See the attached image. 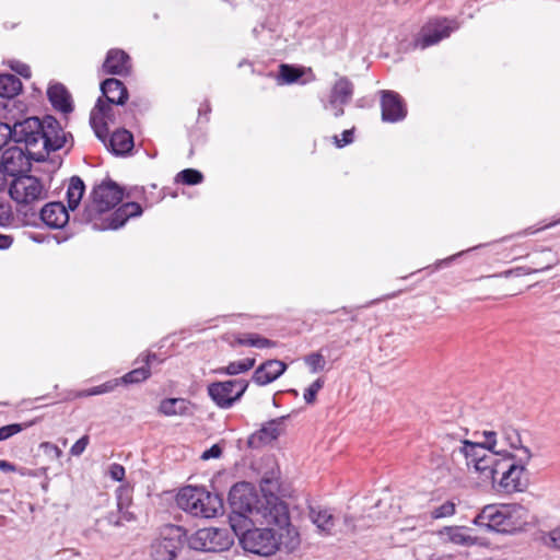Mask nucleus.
I'll list each match as a JSON object with an SVG mask.
<instances>
[{"mask_svg": "<svg viewBox=\"0 0 560 560\" xmlns=\"http://www.w3.org/2000/svg\"><path fill=\"white\" fill-rule=\"evenodd\" d=\"M207 393L221 409H229L235 404L232 380L210 383Z\"/></svg>", "mask_w": 560, "mask_h": 560, "instance_id": "23", "label": "nucleus"}, {"mask_svg": "<svg viewBox=\"0 0 560 560\" xmlns=\"http://www.w3.org/2000/svg\"><path fill=\"white\" fill-rule=\"evenodd\" d=\"M186 542V529L179 525L166 524L150 547V560H176Z\"/></svg>", "mask_w": 560, "mask_h": 560, "instance_id": "4", "label": "nucleus"}, {"mask_svg": "<svg viewBox=\"0 0 560 560\" xmlns=\"http://www.w3.org/2000/svg\"><path fill=\"white\" fill-rule=\"evenodd\" d=\"M260 489L264 495H276L279 490V471L271 469L260 478Z\"/></svg>", "mask_w": 560, "mask_h": 560, "instance_id": "40", "label": "nucleus"}, {"mask_svg": "<svg viewBox=\"0 0 560 560\" xmlns=\"http://www.w3.org/2000/svg\"><path fill=\"white\" fill-rule=\"evenodd\" d=\"M304 361L313 373L323 371L325 368V359L319 352H313L306 355Z\"/></svg>", "mask_w": 560, "mask_h": 560, "instance_id": "47", "label": "nucleus"}, {"mask_svg": "<svg viewBox=\"0 0 560 560\" xmlns=\"http://www.w3.org/2000/svg\"><path fill=\"white\" fill-rule=\"evenodd\" d=\"M254 358H246L240 361L230 362L226 366L215 369L213 372L220 375H237L252 370L255 366Z\"/></svg>", "mask_w": 560, "mask_h": 560, "instance_id": "36", "label": "nucleus"}, {"mask_svg": "<svg viewBox=\"0 0 560 560\" xmlns=\"http://www.w3.org/2000/svg\"><path fill=\"white\" fill-rule=\"evenodd\" d=\"M102 94L106 98V105H124L128 100V90L125 84L115 78H109L101 83Z\"/></svg>", "mask_w": 560, "mask_h": 560, "instance_id": "26", "label": "nucleus"}, {"mask_svg": "<svg viewBox=\"0 0 560 560\" xmlns=\"http://www.w3.org/2000/svg\"><path fill=\"white\" fill-rule=\"evenodd\" d=\"M106 520L109 524L115 526H122L126 522H131L135 520L133 513L129 512L128 509L122 510L121 512H110L107 514Z\"/></svg>", "mask_w": 560, "mask_h": 560, "instance_id": "43", "label": "nucleus"}, {"mask_svg": "<svg viewBox=\"0 0 560 560\" xmlns=\"http://www.w3.org/2000/svg\"><path fill=\"white\" fill-rule=\"evenodd\" d=\"M117 385V381L115 382H106L104 384L91 387L89 389L81 390L78 396L79 397H89L96 396L112 392Z\"/></svg>", "mask_w": 560, "mask_h": 560, "instance_id": "46", "label": "nucleus"}, {"mask_svg": "<svg viewBox=\"0 0 560 560\" xmlns=\"http://www.w3.org/2000/svg\"><path fill=\"white\" fill-rule=\"evenodd\" d=\"M42 221L51 229H61L69 221V209L61 201H52L40 210Z\"/></svg>", "mask_w": 560, "mask_h": 560, "instance_id": "22", "label": "nucleus"}, {"mask_svg": "<svg viewBox=\"0 0 560 560\" xmlns=\"http://www.w3.org/2000/svg\"><path fill=\"white\" fill-rule=\"evenodd\" d=\"M234 390V401H238L248 388V382L245 380H232Z\"/></svg>", "mask_w": 560, "mask_h": 560, "instance_id": "52", "label": "nucleus"}, {"mask_svg": "<svg viewBox=\"0 0 560 560\" xmlns=\"http://www.w3.org/2000/svg\"><path fill=\"white\" fill-rule=\"evenodd\" d=\"M120 207L125 211V213L128 214V219L138 217L142 213L141 206L135 201L122 203Z\"/></svg>", "mask_w": 560, "mask_h": 560, "instance_id": "53", "label": "nucleus"}, {"mask_svg": "<svg viewBox=\"0 0 560 560\" xmlns=\"http://www.w3.org/2000/svg\"><path fill=\"white\" fill-rule=\"evenodd\" d=\"M532 458V453L528 447H522V454L517 456L516 463L503 472V476L499 478V487L503 491L521 492L526 488L527 481L523 478L525 467Z\"/></svg>", "mask_w": 560, "mask_h": 560, "instance_id": "11", "label": "nucleus"}, {"mask_svg": "<svg viewBox=\"0 0 560 560\" xmlns=\"http://www.w3.org/2000/svg\"><path fill=\"white\" fill-rule=\"evenodd\" d=\"M84 191L85 185L82 178L79 176H72L67 189V202L69 210L74 211L79 207Z\"/></svg>", "mask_w": 560, "mask_h": 560, "instance_id": "32", "label": "nucleus"}, {"mask_svg": "<svg viewBox=\"0 0 560 560\" xmlns=\"http://www.w3.org/2000/svg\"><path fill=\"white\" fill-rule=\"evenodd\" d=\"M0 165L13 179L20 175H24V172L30 167V162L21 148L12 145L2 152Z\"/></svg>", "mask_w": 560, "mask_h": 560, "instance_id": "13", "label": "nucleus"}, {"mask_svg": "<svg viewBox=\"0 0 560 560\" xmlns=\"http://www.w3.org/2000/svg\"><path fill=\"white\" fill-rule=\"evenodd\" d=\"M222 455V448L219 444H213L210 448L205 451L200 458L203 460H208L211 458H219Z\"/></svg>", "mask_w": 560, "mask_h": 560, "instance_id": "57", "label": "nucleus"}, {"mask_svg": "<svg viewBox=\"0 0 560 560\" xmlns=\"http://www.w3.org/2000/svg\"><path fill=\"white\" fill-rule=\"evenodd\" d=\"M23 430V425L20 423H12L8 425H3L0 428V441H4L14 434L21 432Z\"/></svg>", "mask_w": 560, "mask_h": 560, "instance_id": "51", "label": "nucleus"}, {"mask_svg": "<svg viewBox=\"0 0 560 560\" xmlns=\"http://www.w3.org/2000/svg\"><path fill=\"white\" fill-rule=\"evenodd\" d=\"M283 420L284 417H281L266 422L260 430L249 438V445H254L256 440L261 443H267L278 439L281 433V424Z\"/></svg>", "mask_w": 560, "mask_h": 560, "instance_id": "30", "label": "nucleus"}, {"mask_svg": "<svg viewBox=\"0 0 560 560\" xmlns=\"http://www.w3.org/2000/svg\"><path fill=\"white\" fill-rule=\"evenodd\" d=\"M381 107L382 119L387 122L400 121L407 115L404 100L394 91H382Z\"/></svg>", "mask_w": 560, "mask_h": 560, "instance_id": "14", "label": "nucleus"}, {"mask_svg": "<svg viewBox=\"0 0 560 560\" xmlns=\"http://www.w3.org/2000/svg\"><path fill=\"white\" fill-rule=\"evenodd\" d=\"M540 540L546 547L560 550V526L544 533Z\"/></svg>", "mask_w": 560, "mask_h": 560, "instance_id": "45", "label": "nucleus"}, {"mask_svg": "<svg viewBox=\"0 0 560 560\" xmlns=\"http://www.w3.org/2000/svg\"><path fill=\"white\" fill-rule=\"evenodd\" d=\"M235 343L238 346L255 347L259 349L270 348L275 346V341L254 332L238 335L235 338Z\"/></svg>", "mask_w": 560, "mask_h": 560, "instance_id": "38", "label": "nucleus"}, {"mask_svg": "<svg viewBox=\"0 0 560 560\" xmlns=\"http://www.w3.org/2000/svg\"><path fill=\"white\" fill-rule=\"evenodd\" d=\"M89 444V436L83 435L70 448V454L73 456H80Z\"/></svg>", "mask_w": 560, "mask_h": 560, "instance_id": "54", "label": "nucleus"}, {"mask_svg": "<svg viewBox=\"0 0 560 560\" xmlns=\"http://www.w3.org/2000/svg\"><path fill=\"white\" fill-rule=\"evenodd\" d=\"M499 455H501V452H490L486 457L479 458V462H477L476 466L472 468L483 482L493 480V469L491 470V468L493 467L495 456Z\"/></svg>", "mask_w": 560, "mask_h": 560, "instance_id": "35", "label": "nucleus"}, {"mask_svg": "<svg viewBox=\"0 0 560 560\" xmlns=\"http://www.w3.org/2000/svg\"><path fill=\"white\" fill-rule=\"evenodd\" d=\"M457 28L458 24L454 20L436 19L431 21L421 28L415 39V47L425 49L448 37Z\"/></svg>", "mask_w": 560, "mask_h": 560, "instance_id": "10", "label": "nucleus"}, {"mask_svg": "<svg viewBox=\"0 0 560 560\" xmlns=\"http://www.w3.org/2000/svg\"><path fill=\"white\" fill-rule=\"evenodd\" d=\"M444 533L448 540L460 546H470L475 544V538L467 535L464 527H445Z\"/></svg>", "mask_w": 560, "mask_h": 560, "instance_id": "39", "label": "nucleus"}, {"mask_svg": "<svg viewBox=\"0 0 560 560\" xmlns=\"http://www.w3.org/2000/svg\"><path fill=\"white\" fill-rule=\"evenodd\" d=\"M324 381L317 378L304 392V400L307 405H313L316 401L317 393L323 388Z\"/></svg>", "mask_w": 560, "mask_h": 560, "instance_id": "48", "label": "nucleus"}, {"mask_svg": "<svg viewBox=\"0 0 560 560\" xmlns=\"http://www.w3.org/2000/svg\"><path fill=\"white\" fill-rule=\"evenodd\" d=\"M279 73L285 83H294L302 77V72L299 68L287 63L280 66Z\"/></svg>", "mask_w": 560, "mask_h": 560, "instance_id": "44", "label": "nucleus"}, {"mask_svg": "<svg viewBox=\"0 0 560 560\" xmlns=\"http://www.w3.org/2000/svg\"><path fill=\"white\" fill-rule=\"evenodd\" d=\"M482 435L485 436L486 441L482 442L483 446L488 448L489 452L495 451L497 446V432L494 431H483Z\"/></svg>", "mask_w": 560, "mask_h": 560, "instance_id": "55", "label": "nucleus"}, {"mask_svg": "<svg viewBox=\"0 0 560 560\" xmlns=\"http://www.w3.org/2000/svg\"><path fill=\"white\" fill-rule=\"evenodd\" d=\"M186 542L197 551L220 552L228 550L233 539L226 529L207 527L198 529L190 537L186 536Z\"/></svg>", "mask_w": 560, "mask_h": 560, "instance_id": "6", "label": "nucleus"}, {"mask_svg": "<svg viewBox=\"0 0 560 560\" xmlns=\"http://www.w3.org/2000/svg\"><path fill=\"white\" fill-rule=\"evenodd\" d=\"M290 513L288 505L277 495H264L258 509L254 512L252 523H259L275 528L279 525H288Z\"/></svg>", "mask_w": 560, "mask_h": 560, "instance_id": "8", "label": "nucleus"}, {"mask_svg": "<svg viewBox=\"0 0 560 560\" xmlns=\"http://www.w3.org/2000/svg\"><path fill=\"white\" fill-rule=\"evenodd\" d=\"M14 70L23 78H26V79H30L31 75H32V72H31V68L30 66L25 65V63H20L18 65L16 68H14Z\"/></svg>", "mask_w": 560, "mask_h": 560, "instance_id": "60", "label": "nucleus"}, {"mask_svg": "<svg viewBox=\"0 0 560 560\" xmlns=\"http://www.w3.org/2000/svg\"><path fill=\"white\" fill-rule=\"evenodd\" d=\"M203 180L201 172L195 168H186L176 175V182L185 185H197Z\"/></svg>", "mask_w": 560, "mask_h": 560, "instance_id": "41", "label": "nucleus"}, {"mask_svg": "<svg viewBox=\"0 0 560 560\" xmlns=\"http://www.w3.org/2000/svg\"><path fill=\"white\" fill-rule=\"evenodd\" d=\"M122 189L112 179L103 180L95 185L91 191V200L85 203L79 213L78 220L81 223L94 221L101 214H106L114 209L122 199Z\"/></svg>", "mask_w": 560, "mask_h": 560, "instance_id": "2", "label": "nucleus"}, {"mask_svg": "<svg viewBox=\"0 0 560 560\" xmlns=\"http://www.w3.org/2000/svg\"><path fill=\"white\" fill-rule=\"evenodd\" d=\"M488 452V448H486L483 444L464 440L460 446L453 451L452 457L454 460L458 456L463 457L466 467L470 470L476 466V463L479 462V458H483L489 454Z\"/></svg>", "mask_w": 560, "mask_h": 560, "instance_id": "24", "label": "nucleus"}, {"mask_svg": "<svg viewBox=\"0 0 560 560\" xmlns=\"http://www.w3.org/2000/svg\"><path fill=\"white\" fill-rule=\"evenodd\" d=\"M11 215L12 213L10 206L0 202V222L9 220Z\"/></svg>", "mask_w": 560, "mask_h": 560, "instance_id": "61", "label": "nucleus"}, {"mask_svg": "<svg viewBox=\"0 0 560 560\" xmlns=\"http://www.w3.org/2000/svg\"><path fill=\"white\" fill-rule=\"evenodd\" d=\"M22 91V82L14 74H0V97L13 98Z\"/></svg>", "mask_w": 560, "mask_h": 560, "instance_id": "34", "label": "nucleus"}, {"mask_svg": "<svg viewBox=\"0 0 560 560\" xmlns=\"http://www.w3.org/2000/svg\"><path fill=\"white\" fill-rule=\"evenodd\" d=\"M10 197L19 205L27 206L47 198L43 183L33 175H20L9 185Z\"/></svg>", "mask_w": 560, "mask_h": 560, "instance_id": "7", "label": "nucleus"}, {"mask_svg": "<svg viewBox=\"0 0 560 560\" xmlns=\"http://www.w3.org/2000/svg\"><path fill=\"white\" fill-rule=\"evenodd\" d=\"M276 533L277 551L292 553L300 548L301 536L298 528L289 520L288 525H279L272 528Z\"/></svg>", "mask_w": 560, "mask_h": 560, "instance_id": "18", "label": "nucleus"}, {"mask_svg": "<svg viewBox=\"0 0 560 560\" xmlns=\"http://www.w3.org/2000/svg\"><path fill=\"white\" fill-rule=\"evenodd\" d=\"M113 107L106 105L100 97L96 102L94 109L91 112L90 124L94 130L95 136L104 143L108 141L107 124L105 119L112 120Z\"/></svg>", "mask_w": 560, "mask_h": 560, "instance_id": "19", "label": "nucleus"}, {"mask_svg": "<svg viewBox=\"0 0 560 560\" xmlns=\"http://www.w3.org/2000/svg\"><path fill=\"white\" fill-rule=\"evenodd\" d=\"M189 410V401L184 398H167L160 404L159 411L164 416H184Z\"/></svg>", "mask_w": 560, "mask_h": 560, "instance_id": "33", "label": "nucleus"}, {"mask_svg": "<svg viewBox=\"0 0 560 560\" xmlns=\"http://www.w3.org/2000/svg\"><path fill=\"white\" fill-rule=\"evenodd\" d=\"M501 455L495 456L494 464L491 470L493 469V480H489L488 482L495 483L499 482L498 476L502 477L503 472H505L511 465L516 463L517 457L512 455L506 451H500Z\"/></svg>", "mask_w": 560, "mask_h": 560, "instance_id": "37", "label": "nucleus"}, {"mask_svg": "<svg viewBox=\"0 0 560 560\" xmlns=\"http://www.w3.org/2000/svg\"><path fill=\"white\" fill-rule=\"evenodd\" d=\"M210 112H211V106H210L209 101H205L203 103L200 104L199 109H198L199 116L205 115L207 121L209 120L208 115L210 114Z\"/></svg>", "mask_w": 560, "mask_h": 560, "instance_id": "62", "label": "nucleus"}, {"mask_svg": "<svg viewBox=\"0 0 560 560\" xmlns=\"http://www.w3.org/2000/svg\"><path fill=\"white\" fill-rule=\"evenodd\" d=\"M13 243V238L10 235L0 234V249L9 248Z\"/></svg>", "mask_w": 560, "mask_h": 560, "instance_id": "63", "label": "nucleus"}, {"mask_svg": "<svg viewBox=\"0 0 560 560\" xmlns=\"http://www.w3.org/2000/svg\"><path fill=\"white\" fill-rule=\"evenodd\" d=\"M287 368L288 365L280 360H267L254 371L252 380L259 386L268 385L279 378Z\"/></svg>", "mask_w": 560, "mask_h": 560, "instance_id": "20", "label": "nucleus"}, {"mask_svg": "<svg viewBox=\"0 0 560 560\" xmlns=\"http://www.w3.org/2000/svg\"><path fill=\"white\" fill-rule=\"evenodd\" d=\"M260 501L261 499L249 482H238L231 488L229 493L230 522L234 530H236L234 524L236 520L253 521L254 512L258 509Z\"/></svg>", "mask_w": 560, "mask_h": 560, "instance_id": "3", "label": "nucleus"}, {"mask_svg": "<svg viewBox=\"0 0 560 560\" xmlns=\"http://www.w3.org/2000/svg\"><path fill=\"white\" fill-rule=\"evenodd\" d=\"M128 221V214L119 207L114 212L101 214L94 221H88L84 224H91L94 230H117Z\"/></svg>", "mask_w": 560, "mask_h": 560, "instance_id": "28", "label": "nucleus"}, {"mask_svg": "<svg viewBox=\"0 0 560 560\" xmlns=\"http://www.w3.org/2000/svg\"><path fill=\"white\" fill-rule=\"evenodd\" d=\"M158 357L155 353H147L142 358L143 365L131 370L121 377V382L125 384H136L145 381L150 374V364L156 361Z\"/></svg>", "mask_w": 560, "mask_h": 560, "instance_id": "31", "label": "nucleus"}, {"mask_svg": "<svg viewBox=\"0 0 560 560\" xmlns=\"http://www.w3.org/2000/svg\"><path fill=\"white\" fill-rule=\"evenodd\" d=\"M176 503L179 509L196 517L211 518L223 511L222 498L199 487L183 488L176 497Z\"/></svg>", "mask_w": 560, "mask_h": 560, "instance_id": "1", "label": "nucleus"}, {"mask_svg": "<svg viewBox=\"0 0 560 560\" xmlns=\"http://www.w3.org/2000/svg\"><path fill=\"white\" fill-rule=\"evenodd\" d=\"M108 472L115 481H121L125 478V467L120 464H112Z\"/></svg>", "mask_w": 560, "mask_h": 560, "instance_id": "56", "label": "nucleus"}, {"mask_svg": "<svg viewBox=\"0 0 560 560\" xmlns=\"http://www.w3.org/2000/svg\"><path fill=\"white\" fill-rule=\"evenodd\" d=\"M44 121L37 117H28L23 121L15 122L12 127L9 124L0 122L1 148L11 139L15 143L24 142L27 147L35 145L40 141Z\"/></svg>", "mask_w": 560, "mask_h": 560, "instance_id": "5", "label": "nucleus"}, {"mask_svg": "<svg viewBox=\"0 0 560 560\" xmlns=\"http://www.w3.org/2000/svg\"><path fill=\"white\" fill-rule=\"evenodd\" d=\"M47 97L56 110L63 114H69L73 110L71 94L63 84L55 83L49 85Z\"/></svg>", "mask_w": 560, "mask_h": 560, "instance_id": "27", "label": "nucleus"}, {"mask_svg": "<svg viewBox=\"0 0 560 560\" xmlns=\"http://www.w3.org/2000/svg\"><path fill=\"white\" fill-rule=\"evenodd\" d=\"M0 470H2L4 472H13L16 470V467H15V465H13L12 463H10L8 460L0 459Z\"/></svg>", "mask_w": 560, "mask_h": 560, "instance_id": "64", "label": "nucleus"}, {"mask_svg": "<svg viewBox=\"0 0 560 560\" xmlns=\"http://www.w3.org/2000/svg\"><path fill=\"white\" fill-rule=\"evenodd\" d=\"M131 504V495L129 489L120 487L117 490V510L121 512L125 509H128Z\"/></svg>", "mask_w": 560, "mask_h": 560, "instance_id": "50", "label": "nucleus"}, {"mask_svg": "<svg viewBox=\"0 0 560 560\" xmlns=\"http://www.w3.org/2000/svg\"><path fill=\"white\" fill-rule=\"evenodd\" d=\"M105 147L115 155H125L133 148V136L127 129H118L110 135Z\"/></svg>", "mask_w": 560, "mask_h": 560, "instance_id": "29", "label": "nucleus"}, {"mask_svg": "<svg viewBox=\"0 0 560 560\" xmlns=\"http://www.w3.org/2000/svg\"><path fill=\"white\" fill-rule=\"evenodd\" d=\"M456 506L455 503L452 501H446L440 506L435 508L431 515L433 518H443L448 517L455 514Z\"/></svg>", "mask_w": 560, "mask_h": 560, "instance_id": "49", "label": "nucleus"}, {"mask_svg": "<svg viewBox=\"0 0 560 560\" xmlns=\"http://www.w3.org/2000/svg\"><path fill=\"white\" fill-rule=\"evenodd\" d=\"M102 68L106 74L127 77L132 69L131 58L125 50L112 48L107 51Z\"/></svg>", "mask_w": 560, "mask_h": 560, "instance_id": "15", "label": "nucleus"}, {"mask_svg": "<svg viewBox=\"0 0 560 560\" xmlns=\"http://www.w3.org/2000/svg\"><path fill=\"white\" fill-rule=\"evenodd\" d=\"M308 517L316 526L318 533L324 536L335 535L336 516L328 508L320 505L308 508Z\"/></svg>", "mask_w": 560, "mask_h": 560, "instance_id": "21", "label": "nucleus"}, {"mask_svg": "<svg viewBox=\"0 0 560 560\" xmlns=\"http://www.w3.org/2000/svg\"><path fill=\"white\" fill-rule=\"evenodd\" d=\"M240 544L247 552L269 557L277 552L276 533L272 528H249L240 536Z\"/></svg>", "mask_w": 560, "mask_h": 560, "instance_id": "9", "label": "nucleus"}, {"mask_svg": "<svg viewBox=\"0 0 560 560\" xmlns=\"http://www.w3.org/2000/svg\"><path fill=\"white\" fill-rule=\"evenodd\" d=\"M354 93V85L347 77H340L331 86L327 102L324 108L332 112L338 118L345 114L343 107L350 103Z\"/></svg>", "mask_w": 560, "mask_h": 560, "instance_id": "12", "label": "nucleus"}, {"mask_svg": "<svg viewBox=\"0 0 560 560\" xmlns=\"http://www.w3.org/2000/svg\"><path fill=\"white\" fill-rule=\"evenodd\" d=\"M342 139L339 140L337 137H335L336 145L338 148H342L347 144H350L353 141V131L352 130H345L342 133Z\"/></svg>", "mask_w": 560, "mask_h": 560, "instance_id": "58", "label": "nucleus"}, {"mask_svg": "<svg viewBox=\"0 0 560 560\" xmlns=\"http://www.w3.org/2000/svg\"><path fill=\"white\" fill-rule=\"evenodd\" d=\"M60 560H81L80 553L72 549H65L59 552Z\"/></svg>", "mask_w": 560, "mask_h": 560, "instance_id": "59", "label": "nucleus"}, {"mask_svg": "<svg viewBox=\"0 0 560 560\" xmlns=\"http://www.w3.org/2000/svg\"><path fill=\"white\" fill-rule=\"evenodd\" d=\"M474 524L479 527H486L490 530L505 533L504 504L500 506H485L475 517Z\"/></svg>", "mask_w": 560, "mask_h": 560, "instance_id": "16", "label": "nucleus"}, {"mask_svg": "<svg viewBox=\"0 0 560 560\" xmlns=\"http://www.w3.org/2000/svg\"><path fill=\"white\" fill-rule=\"evenodd\" d=\"M505 533H515L524 529L529 523L530 513L521 504H504Z\"/></svg>", "mask_w": 560, "mask_h": 560, "instance_id": "25", "label": "nucleus"}, {"mask_svg": "<svg viewBox=\"0 0 560 560\" xmlns=\"http://www.w3.org/2000/svg\"><path fill=\"white\" fill-rule=\"evenodd\" d=\"M502 439L511 448L520 450L522 452V440L518 431L512 427H504L502 429Z\"/></svg>", "mask_w": 560, "mask_h": 560, "instance_id": "42", "label": "nucleus"}, {"mask_svg": "<svg viewBox=\"0 0 560 560\" xmlns=\"http://www.w3.org/2000/svg\"><path fill=\"white\" fill-rule=\"evenodd\" d=\"M40 140L48 152L57 151L65 147L67 142L66 132L62 130L57 119L50 116L46 117L43 124Z\"/></svg>", "mask_w": 560, "mask_h": 560, "instance_id": "17", "label": "nucleus"}]
</instances>
